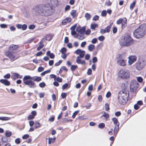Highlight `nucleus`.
<instances>
[{
  "mask_svg": "<svg viewBox=\"0 0 146 146\" xmlns=\"http://www.w3.org/2000/svg\"><path fill=\"white\" fill-rule=\"evenodd\" d=\"M76 61L78 64L85 65L86 63L85 61L84 60H82L80 59V57L79 56L77 57Z\"/></svg>",
  "mask_w": 146,
  "mask_h": 146,
  "instance_id": "a211bd4d",
  "label": "nucleus"
},
{
  "mask_svg": "<svg viewBox=\"0 0 146 146\" xmlns=\"http://www.w3.org/2000/svg\"><path fill=\"white\" fill-rule=\"evenodd\" d=\"M70 87V85L69 84H68L66 83L62 86V88L63 90H64L66 88H69Z\"/></svg>",
  "mask_w": 146,
  "mask_h": 146,
  "instance_id": "c85d7f7f",
  "label": "nucleus"
},
{
  "mask_svg": "<svg viewBox=\"0 0 146 146\" xmlns=\"http://www.w3.org/2000/svg\"><path fill=\"white\" fill-rule=\"evenodd\" d=\"M139 86L138 82L135 80L131 81L130 84V90L131 92L134 93L137 89Z\"/></svg>",
  "mask_w": 146,
  "mask_h": 146,
  "instance_id": "0eeeda50",
  "label": "nucleus"
},
{
  "mask_svg": "<svg viewBox=\"0 0 146 146\" xmlns=\"http://www.w3.org/2000/svg\"><path fill=\"white\" fill-rule=\"evenodd\" d=\"M0 82L6 86H9L10 85V82L6 79H1L0 80Z\"/></svg>",
  "mask_w": 146,
  "mask_h": 146,
  "instance_id": "dca6fc26",
  "label": "nucleus"
},
{
  "mask_svg": "<svg viewBox=\"0 0 146 146\" xmlns=\"http://www.w3.org/2000/svg\"><path fill=\"white\" fill-rule=\"evenodd\" d=\"M93 89V85L92 84H91L89 86L88 88V90L90 91H92Z\"/></svg>",
  "mask_w": 146,
  "mask_h": 146,
  "instance_id": "0e129e2a",
  "label": "nucleus"
},
{
  "mask_svg": "<svg viewBox=\"0 0 146 146\" xmlns=\"http://www.w3.org/2000/svg\"><path fill=\"white\" fill-rule=\"evenodd\" d=\"M109 105L108 103H106L105 105V110L108 111L109 110Z\"/></svg>",
  "mask_w": 146,
  "mask_h": 146,
  "instance_id": "4c0bfd02",
  "label": "nucleus"
},
{
  "mask_svg": "<svg viewBox=\"0 0 146 146\" xmlns=\"http://www.w3.org/2000/svg\"><path fill=\"white\" fill-rule=\"evenodd\" d=\"M135 2H134L130 5V8L131 10L133 9V8L135 7Z\"/></svg>",
  "mask_w": 146,
  "mask_h": 146,
  "instance_id": "ea45409f",
  "label": "nucleus"
},
{
  "mask_svg": "<svg viewBox=\"0 0 146 146\" xmlns=\"http://www.w3.org/2000/svg\"><path fill=\"white\" fill-rule=\"evenodd\" d=\"M77 68L78 66L77 65H72L71 67V70L72 71H74Z\"/></svg>",
  "mask_w": 146,
  "mask_h": 146,
  "instance_id": "e433bc0d",
  "label": "nucleus"
},
{
  "mask_svg": "<svg viewBox=\"0 0 146 146\" xmlns=\"http://www.w3.org/2000/svg\"><path fill=\"white\" fill-rule=\"evenodd\" d=\"M43 40H42L40 42V45L37 48V50H40L41 48H42L44 46V45L43 44H42V43L43 42Z\"/></svg>",
  "mask_w": 146,
  "mask_h": 146,
  "instance_id": "4be33fe9",
  "label": "nucleus"
},
{
  "mask_svg": "<svg viewBox=\"0 0 146 146\" xmlns=\"http://www.w3.org/2000/svg\"><path fill=\"white\" fill-rule=\"evenodd\" d=\"M112 120L113 121V123L115 125H117L118 124H119V123L118 122L117 119L116 118L113 117L112 118Z\"/></svg>",
  "mask_w": 146,
  "mask_h": 146,
  "instance_id": "2f4dec72",
  "label": "nucleus"
},
{
  "mask_svg": "<svg viewBox=\"0 0 146 146\" xmlns=\"http://www.w3.org/2000/svg\"><path fill=\"white\" fill-rule=\"evenodd\" d=\"M78 119L82 120L86 119V118L84 116H81L78 117Z\"/></svg>",
  "mask_w": 146,
  "mask_h": 146,
  "instance_id": "e2e57ef3",
  "label": "nucleus"
},
{
  "mask_svg": "<svg viewBox=\"0 0 146 146\" xmlns=\"http://www.w3.org/2000/svg\"><path fill=\"white\" fill-rule=\"evenodd\" d=\"M146 33V25L143 24L140 25L139 27L135 30L133 32L135 37L139 38L143 37Z\"/></svg>",
  "mask_w": 146,
  "mask_h": 146,
  "instance_id": "7ed1b4c3",
  "label": "nucleus"
},
{
  "mask_svg": "<svg viewBox=\"0 0 146 146\" xmlns=\"http://www.w3.org/2000/svg\"><path fill=\"white\" fill-rule=\"evenodd\" d=\"M98 25L96 23L91 24L90 26V28L94 30L96 28L98 27Z\"/></svg>",
  "mask_w": 146,
  "mask_h": 146,
  "instance_id": "a878e982",
  "label": "nucleus"
},
{
  "mask_svg": "<svg viewBox=\"0 0 146 146\" xmlns=\"http://www.w3.org/2000/svg\"><path fill=\"white\" fill-rule=\"evenodd\" d=\"M19 47L18 45L11 44L10 45L9 48V50L13 52L14 50H16Z\"/></svg>",
  "mask_w": 146,
  "mask_h": 146,
  "instance_id": "2eb2a0df",
  "label": "nucleus"
},
{
  "mask_svg": "<svg viewBox=\"0 0 146 146\" xmlns=\"http://www.w3.org/2000/svg\"><path fill=\"white\" fill-rule=\"evenodd\" d=\"M97 61V58L96 57H94L92 58V62L94 63H96Z\"/></svg>",
  "mask_w": 146,
  "mask_h": 146,
  "instance_id": "774afa93",
  "label": "nucleus"
},
{
  "mask_svg": "<svg viewBox=\"0 0 146 146\" xmlns=\"http://www.w3.org/2000/svg\"><path fill=\"white\" fill-rule=\"evenodd\" d=\"M137 79L139 82L141 83L143 81V78L141 77H137Z\"/></svg>",
  "mask_w": 146,
  "mask_h": 146,
  "instance_id": "58836bf2",
  "label": "nucleus"
},
{
  "mask_svg": "<svg viewBox=\"0 0 146 146\" xmlns=\"http://www.w3.org/2000/svg\"><path fill=\"white\" fill-rule=\"evenodd\" d=\"M7 55L10 58L11 61H13L19 57L16 53L10 51H9L7 53Z\"/></svg>",
  "mask_w": 146,
  "mask_h": 146,
  "instance_id": "6e6552de",
  "label": "nucleus"
},
{
  "mask_svg": "<svg viewBox=\"0 0 146 146\" xmlns=\"http://www.w3.org/2000/svg\"><path fill=\"white\" fill-rule=\"evenodd\" d=\"M60 51L62 53H65L66 51V49L65 48H62Z\"/></svg>",
  "mask_w": 146,
  "mask_h": 146,
  "instance_id": "09e8293b",
  "label": "nucleus"
},
{
  "mask_svg": "<svg viewBox=\"0 0 146 146\" xmlns=\"http://www.w3.org/2000/svg\"><path fill=\"white\" fill-rule=\"evenodd\" d=\"M67 96L66 93H62L61 94V96L62 98H65Z\"/></svg>",
  "mask_w": 146,
  "mask_h": 146,
  "instance_id": "3c124183",
  "label": "nucleus"
},
{
  "mask_svg": "<svg viewBox=\"0 0 146 146\" xmlns=\"http://www.w3.org/2000/svg\"><path fill=\"white\" fill-rule=\"evenodd\" d=\"M74 53L77 55L79 54V56H79L81 58H82L84 56L85 51L84 50H82L80 49H78L75 51Z\"/></svg>",
  "mask_w": 146,
  "mask_h": 146,
  "instance_id": "9b49d317",
  "label": "nucleus"
},
{
  "mask_svg": "<svg viewBox=\"0 0 146 146\" xmlns=\"http://www.w3.org/2000/svg\"><path fill=\"white\" fill-rule=\"evenodd\" d=\"M35 128L36 129L40 127V123L38 121H36L35 123Z\"/></svg>",
  "mask_w": 146,
  "mask_h": 146,
  "instance_id": "72a5a7b5",
  "label": "nucleus"
},
{
  "mask_svg": "<svg viewBox=\"0 0 146 146\" xmlns=\"http://www.w3.org/2000/svg\"><path fill=\"white\" fill-rule=\"evenodd\" d=\"M105 126V125L104 123H102L99 124L98 125V127L99 128L102 129Z\"/></svg>",
  "mask_w": 146,
  "mask_h": 146,
  "instance_id": "a18cd8bd",
  "label": "nucleus"
},
{
  "mask_svg": "<svg viewBox=\"0 0 146 146\" xmlns=\"http://www.w3.org/2000/svg\"><path fill=\"white\" fill-rule=\"evenodd\" d=\"M15 142L17 144H19L21 143L20 139L19 138H17L15 140Z\"/></svg>",
  "mask_w": 146,
  "mask_h": 146,
  "instance_id": "de8ad7c7",
  "label": "nucleus"
},
{
  "mask_svg": "<svg viewBox=\"0 0 146 146\" xmlns=\"http://www.w3.org/2000/svg\"><path fill=\"white\" fill-rule=\"evenodd\" d=\"M79 111L78 110H77L75 111L73 113V115L72 116V118H74L78 114V113H79Z\"/></svg>",
  "mask_w": 146,
  "mask_h": 146,
  "instance_id": "a19ab883",
  "label": "nucleus"
},
{
  "mask_svg": "<svg viewBox=\"0 0 146 146\" xmlns=\"http://www.w3.org/2000/svg\"><path fill=\"white\" fill-rule=\"evenodd\" d=\"M98 38L99 40L102 41L104 40V37L103 36H99Z\"/></svg>",
  "mask_w": 146,
  "mask_h": 146,
  "instance_id": "864d4df0",
  "label": "nucleus"
},
{
  "mask_svg": "<svg viewBox=\"0 0 146 146\" xmlns=\"http://www.w3.org/2000/svg\"><path fill=\"white\" fill-rule=\"evenodd\" d=\"M76 31L78 33H84L85 30V27H77L76 28Z\"/></svg>",
  "mask_w": 146,
  "mask_h": 146,
  "instance_id": "4468645a",
  "label": "nucleus"
},
{
  "mask_svg": "<svg viewBox=\"0 0 146 146\" xmlns=\"http://www.w3.org/2000/svg\"><path fill=\"white\" fill-rule=\"evenodd\" d=\"M107 12L106 10H103L102 11L101 13V15L102 16H105L106 15Z\"/></svg>",
  "mask_w": 146,
  "mask_h": 146,
  "instance_id": "37998d69",
  "label": "nucleus"
},
{
  "mask_svg": "<svg viewBox=\"0 0 146 146\" xmlns=\"http://www.w3.org/2000/svg\"><path fill=\"white\" fill-rule=\"evenodd\" d=\"M56 138L54 137L53 138H49L48 139V143L49 144H50L51 142L53 143L55 141Z\"/></svg>",
  "mask_w": 146,
  "mask_h": 146,
  "instance_id": "c756f323",
  "label": "nucleus"
},
{
  "mask_svg": "<svg viewBox=\"0 0 146 146\" xmlns=\"http://www.w3.org/2000/svg\"><path fill=\"white\" fill-rule=\"evenodd\" d=\"M11 135V132L9 131H7L5 133V136L7 137H10Z\"/></svg>",
  "mask_w": 146,
  "mask_h": 146,
  "instance_id": "473e14b6",
  "label": "nucleus"
},
{
  "mask_svg": "<svg viewBox=\"0 0 146 146\" xmlns=\"http://www.w3.org/2000/svg\"><path fill=\"white\" fill-rule=\"evenodd\" d=\"M92 70L91 68L88 69L87 72V74L88 75H90L92 74Z\"/></svg>",
  "mask_w": 146,
  "mask_h": 146,
  "instance_id": "052dcab7",
  "label": "nucleus"
},
{
  "mask_svg": "<svg viewBox=\"0 0 146 146\" xmlns=\"http://www.w3.org/2000/svg\"><path fill=\"white\" fill-rule=\"evenodd\" d=\"M46 86V84L44 82H42L41 83H40L39 84V86L41 88H44Z\"/></svg>",
  "mask_w": 146,
  "mask_h": 146,
  "instance_id": "79ce46f5",
  "label": "nucleus"
},
{
  "mask_svg": "<svg viewBox=\"0 0 146 146\" xmlns=\"http://www.w3.org/2000/svg\"><path fill=\"white\" fill-rule=\"evenodd\" d=\"M11 75L9 74H8L4 76V78L6 79H8L10 78Z\"/></svg>",
  "mask_w": 146,
  "mask_h": 146,
  "instance_id": "c03bdc74",
  "label": "nucleus"
},
{
  "mask_svg": "<svg viewBox=\"0 0 146 146\" xmlns=\"http://www.w3.org/2000/svg\"><path fill=\"white\" fill-rule=\"evenodd\" d=\"M99 18V17L98 16L95 15L93 17V20L94 21H97L98 20Z\"/></svg>",
  "mask_w": 146,
  "mask_h": 146,
  "instance_id": "8fccbe9b",
  "label": "nucleus"
},
{
  "mask_svg": "<svg viewBox=\"0 0 146 146\" xmlns=\"http://www.w3.org/2000/svg\"><path fill=\"white\" fill-rule=\"evenodd\" d=\"M100 32L102 34H103L106 33H107L106 31V30L105 29H101L100 30Z\"/></svg>",
  "mask_w": 146,
  "mask_h": 146,
  "instance_id": "680f3d73",
  "label": "nucleus"
},
{
  "mask_svg": "<svg viewBox=\"0 0 146 146\" xmlns=\"http://www.w3.org/2000/svg\"><path fill=\"white\" fill-rule=\"evenodd\" d=\"M125 56V54H124L118 55L117 60L118 65L122 66H125L126 65V60L124 59Z\"/></svg>",
  "mask_w": 146,
  "mask_h": 146,
  "instance_id": "423d86ee",
  "label": "nucleus"
},
{
  "mask_svg": "<svg viewBox=\"0 0 146 146\" xmlns=\"http://www.w3.org/2000/svg\"><path fill=\"white\" fill-rule=\"evenodd\" d=\"M41 80L40 77L35 76L31 77L29 75L25 76L23 79V83L25 85L32 88H34L36 87L35 83L34 81L39 82Z\"/></svg>",
  "mask_w": 146,
  "mask_h": 146,
  "instance_id": "f03ea898",
  "label": "nucleus"
},
{
  "mask_svg": "<svg viewBox=\"0 0 146 146\" xmlns=\"http://www.w3.org/2000/svg\"><path fill=\"white\" fill-rule=\"evenodd\" d=\"M98 40L96 38H94L91 41V42L94 44L96 43L97 42Z\"/></svg>",
  "mask_w": 146,
  "mask_h": 146,
  "instance_id": "49530a36",
  "label": "nucleus"
},
{
  "mask_svg": "<svg viewBox=\"0 0 146 146\" xmlns=\"http://www.w3.org/2000/svg\"><path fill=\"white\" fill-rule=\"evenodd\" d=\"M62 60H60L58 62H56L55 63V66H58L60 65L61 63L62 62Z\"/></svg>",
  "mask_w": 146,
  "mask_h": 146,
  "instance_id": "4d7b16f0",
  "label": "nucleus"
},
{
  "mask_svg": "<svg viewBox=\"0 0 146 146\" xmlns=\"http://www.w3.org/2000/svg\"><path fill=\"white\" fill-rule=\"evenodd\" d=\"M128 100V99L125 98L123 97H118V101L119 103L122 104H125Z\"/></svg>",
  "mask_w": 146,
  "mask_h": 146,
  "instance_id": "ddd939ff",
  "label": "nucleus"
},
{
  "mask_svg": "<svg viewBox=\"0 0 146 146\" xmlns=\"http://www.w3.org/2000/svg\"><path fill=\"white\" fill-rule=\"evenodd\" d=\"M120 45L122 46H128L133 44V41L129 35L125 36L120 41Z\"/></svg>",
  "mask_w": 146,
  "mask_h": 146,
  "instance_id": "20e7f679",
  "label": "nucleus"
},
{
  "mask_svg": "<svg viewBox=\"0 0 146 146\" xmlns=\"http://www.w3.org/2000/svg\"><path fill=\"white\" fill-rule=\"evenodd\" d=\"M19 76V75L17 73H14L13 75L11 76V78H13L14 79H16L18 78Z\"/></svg>",
  "mask_w": 146,
  "mask_h": 146,
  "instance_id": "cd10ccee",
  "label": "nucleus"
},
{
  "mask_svg": "<svg viewBox=\"0 0 146 146\" xmlns=\"http://www.w3.org/2000/svg\"><path fill=\"white\" fill-rule=\"evenodd\" d=\"M72 120L70 119H68L66 118H65L64 119V122H68L69 121H72Z\"/></svg>",
  "mask_w": 146,
  "mask_h": 146,
  "instance_id": "6e6d98bb",
  "label": "nucleus"
},
{
  "mask_svg": "<svg viewBox=\"0 0 146 146\" xmlns=\"http://www.w3.org/2000/svg\"><path fill=\"white\" fill-rule=\"evenodd\" d=\"M118 76L123 79H126L129 78L130 76V72L127 70H120L118 73Z\"/></svg>",
  "mask_w": 146,
  "mask_h": 146,
  "instance_id": "39448f33",
  "label": "nucleus"
},
{
  "mask_svg": "<svg viewBox=\"0 0 146 146\" xmlns=\"http://www.w3.org/2000/svg\"><path fill=\"white\" fill-rule=\"evenodd\" d=\"M145 65L144 61H138L135 64V67L136 69L138 70H141Z\"/></svg>",
  "mask_w": 146,
  "mask_h": 146,
  "instance_id": "9d476101",
  "label": "nucleus"
},
{
  "mask_svg": "<svg viewBox=\"0 0 146 146\" xmlns=\"http://www.w3.org/2000/svg\"><path fill=\"white\" fill-rule=\"evenodd\" d=\"M50 70H47L45 71L42 72L41 74V75L42 76H44L46 74L50 73Z\"/></svg>",
  "mask_w": 146,
  "mask_h": 146,
  "instance_id": "c9c22d12",
  "label": "nucleus"
},
{
  "mask_svg": "<svg viewBox=\"0 0 146 146\" xmlns=\"http://www.w3.org/2000/svg\"><path fill=\"white\" fill-rule=\"evenodd\" d=\"M86 44V41L83 42L81 44V46L82 47H84Z\"/></svg>",
  "mask_w": 146,
  "mask_h": 146,
  "instance_id": "338daca9",
  "label": "nucleus"
},
{
  "mask_svg": "<svg viewBox=\"0 0 146 146\" xmlns=\"http://www.w3.org/2000/svg\"><path fill=\"white\" fill-rule=\"evenodd\" d=\"M102 113L103 114L102 116L104 117L105 118L107 119L109 117V115L108 113H106L105 112L103 111L102 112Z\"/></svg>",
  "mask_w": 146,
  "mask_h": 146,
  "instance_id": "7c9ffc66",
  "label": "nucleus"
},
{
  "mask_svg": "<svg viewBox=\"0 0 146 146\" xmlns=\"http://www.w3.org/2000/svg\"><path fill=\"white\" fill-rule=\"evenodd\" d=\"M129 96L128 91L125 90H123L119 93L118 97H123L125 98L128 99Z\"/></svg>",
  "mask_w": 146,
  "mask_h": 146,
  "instance_id": "1a4fd4ad",
  "label": "nucleus"
},
{
  "mask_svg": "<svg viewBox=\"0 0 146 146\" xmlns=\"http://www.w3.org/2000/svg\"><path fill=\"white\" fill-rule=\"evenodd\" d=\"M76 11L74 10H72L70 12V14L73 18L76 17L77 15L76 14Z\"/></svg>",
  "mask_w": 146,
  "mask_h": 146,
  "instance_id": "393cba45",
  "label": "nucleus"
},
{
  "mask_svg": "<svg viewBox=\"0 0 146 146\" xmlns=\"http://www.w3.org/2000/svg\"><path fill=\"white\" fill-rule=\"evenodd\" d=\"M85 17L86 20H88L91 19V16L89 13H86L85 15Z\"/></svg>",
  "mask_w": 146,
  "mask_h": 146,
  "instance_id": "b1692460",
  "label": "nucleus"
},
{
  "mask_svg": "<svg viewBox=\"0 0 146 146\" xmlns=\"http://www.w3.org/2000/svg\"><path fill=\"white\" fill-rule=\"evenodd\" d=\"M74 37L77 38L79 40H82L85 38L84 33H78Z\"/></svg>",
  "mask_w": 146,
  "mask_h": 146,
  "instance_id": "f3484780",
  "label": "nucleus"
},
{
  "mask_svg": "<svg viewBox=\"0 0 146 146\" xmlns=\"http://www.w3.org/2000/svg\"><path fill=\"white\" fill-rule=\"evenodd\" d=\"M0 27L2 28H7V25L5 24H3L0 25Z\"/></svg>",
  "mask_w": 146,
  "mask_h": 146,
  "instance_id": "603ef678",
  "label": "nucleus"
},
{
  "mask_svg": "<svg viewBox=\"0 0 146 146\" xmlns=\"http://www.w3.org/2000/svg\"><path fill=\"white\" fill-rule=\"evenodd\" d=\"M71 34L72 35L74 36H76V35H77L76 34V32L75 30L74 31H71Z\"/></svg>",
  "mask_w": 146,
  "mask_h": 146,
  "instance_id": "69168bd1",
  "label": "nucleus"
},
{
  "mask_svg": "<svg viewBox=\"0 0 146 146\" xmlns=\"http://www.w3.org/2000/svg\"><path fill=\"white\" fill-rule=\"evenodd\" d=\"M119 124H118L117 125H115L114 129L113 131L114 134V135H116L117 133L119 131Z\"/></svg>",
  "mask_w": 146,
  "mask_h": 146,
  "instance_id": "6ab92c4d",
  "label": "nucleus"
},
{
  "mask_svg": "<svg viewBox=\"0 0 146 146\" xmlns=\"http://www.w3.org/2000/svg\"><path fill=\"white\" fill-rule=\"evenodd\" d=\"M46 55L49 56L51 58H54L55 57V55L53 53H51L50 51L47 52Z\"/></svg>",
  "mask_w": 146,
  "mask_h": 146,
  "instance_id": "aec40b11",
  "label": "nucleus"
},
{
  "mask_svg": "<svg viewBox=\"0 0 146 146\" xmlns=\"http://www.w3.org/2000/svg\"><path fill=\"white\" fill-rule=\"evenodd\" d=\"M10 119V118L8 117H0V120H7Z\"/></svg>",
  "mask_w": 146,
  "mask_h": 146,
  "instance_id": "f704fd0d",
  "label": "nucleus"
},
{
  "mask_svg": "<svg viewBox=\"0 0 146 146\" xmlns=\"http://www.w3.org/2000/svg\"><path fill=\"white\" fill-rule=\"evenodd\" d=\"M67 56V54L66 53H62L61 57L62 58L65 59Z\"/></svg>",
  "mask_w": 146,
  "mask_h": 146,
  "instance_id": "13d9d810",
  "label": "nucleus"
},
{
  "mask_svg": "<svg viewBox=\"0 0 146 146\" xmlns=\"http://www.w3.org/2000/svg\"><path fill=\"white\" fill-rule=\"evenodd\" d=\"M50 2L52 6L49 4L38 5L34 9V13L36 15L42 16L51 15L53 13L52 11L54 10L55 7L58 5V1L57 0H51Z\"/></svg>",
  "mask_w": 146,
  "mask_h": 146,
  "instance_id": "f257e3e1",
  "label": "nucleus"
},
{
  "mask_svg": "<svg viewBox=\"0 0 146 146\" xmlns=\"http://www.w3.org/2000/svg\"><path fill=\"white\" fill-rule=\"evenodd\" d=\"M95 46L94 45L92 44H90L88 47V49L90 51H92L94 49Z\"/></svg>",
  "mask_w": 146,
  "mask_h": 146,
  "instance_id": "412c9836",
  "label": "nucleus"
},
{
  "mask_svg": "<svg viewBox=\"0 0 146 146\" xmlns=\"http://www.w3.org/2000/svg\"><path fill=\"white\" fill-rule=\"evenodd\" d=\"M113 23H111L110 24V25H109L106 28V31L107 33H108L110 31L111 26L113 25Z\"/></svg>",
  "mask_w": 146,
  "mask_h": 146,
  "instance_id": "5701e85b",
  "label": "nucleus"
},
{
  "mask_svg": "<svg viewBox=\"0 0 146 146\" xmlns=\"http://www.w3.org/2000/svg\"><path fill=\"white\" fill-rule=\"evenodd\" d=\"M137 59V57L135 56H131L129 57L128 63L129 65L132 64Z\"/></svg>",
  "mask_w": 146,
  "mask_h": 146,
  "instance_id": "f8f14e48",
  "label": "nucleus"
},
{
  "mask_svg": "<svg viewBox=\"0 0 146 146\" xmlns=\"http://www.w3.org/2000/svg\"><path fill=\"white\" fill-rule=\"evenodd\" d=\"M126 22H127V20L126 19H125V20L123 21L121 23L122 24V28H124L126 26Z\"/></svg>",
  "mask_w": 146,
  "mask_h": 146,
  "instance_id": "bb28decb",
  "label": "nucleus"
},
{
  "mask_svg": "<svg viewBox=\"0 0 146 146\" xmlns=\"http://www.w3.org/2000/svg\"><path fill=\"white\" fill-rule=\"evenodd\" d=\"M27 28V26L26 25L23 24L22 26V29L23 30H25Z\"/></svg>",
  "mask_w": 146,
  "mask_h": 146,
  "instance_id": "5fc2aeb1",
  "label": "nucleus"
},
{
  "mask_svg": "<svg viewBox=\"0 0 146 146\" xmlns=\"http://www.w3.org/2000/svg\"><path fill=\"white\" fill-rule=\"evenodd\" d=\"M35 117L32 115H29L28 117V120H31L33 119Z\"/></svg>",
  "mask_w": 146,
  "mask_h": 146,
  "instance_id": "bf43d9fd",
  "label": "nucleus"
}]
</instances>
